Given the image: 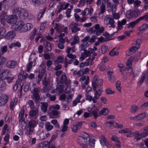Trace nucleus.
I'll use <instances>...</instances> for the list:
<instances>
[{"instance_id": "f257e3e1", "label": "nucleus", "mask_w": 148, "mask_h": 148, "mask_svg": "<svg viewBox=\"0 0 148 148\" xmlns=\"http://www.w3.org/2000/svg\"><path fill=\"white\" fill-rule=\"evenodd\" d=\"M13 12L14 14L18 15L22 19L27 18L29 15L27 10L20 8H16L13 10Z\"/></svg>"}, {"instance_id": "f03ea898", "label": "nucleus", "mask_w": 148, "mask_h": 148, "mask_svg": "<svg viewBox=\"0 0 148 148\" xmlns=\"http://www.w3.org/2000/svg\"><path fill=\"white\" fill-rule=\"evenodd\" d=\"M104 23L107 26L109 25V27L112 28L115 27L114 19L111 17L110 15L106 16L104 18Z\"/></svg>"}, {"instance_id": "7ed1b4c3", "label": "nucleus", "mask_w": 148, "mask_h": 148, "mask_svg": "<svg viewBox=\"0 0 148 148\" xmlns=\"http://www.w3.org/2000/svg\"><path fill=\"white\" fill-rule=\"evenodd\" d=\"M141 13V12L138 10H130L126 12V16L127 18H130L137 17Z\"/></svg>"}, {"instance_id": "20e7f679", "label": "nucleus", "mask_w": 148, "mask_h": 148, "mask_svg": "<svg viewBox=\"0 0 148 148\" xmlns=\"http://www.w3.org/2000/svg\"><path fill=\"white\" fill-rule=\"evenodd\" d=\"M79 23L78 22L75 23L72 22L69 26V28L71 30L73 33H75L80 30V28L78 27Z\"/></svg>"}, {"instance_id": "39448f33", "label": "nucleus", "mask_w": 148, "mask_h": 148, "mask_svg": "<svg viewBox=\"0 0 148 148\" xmlns=\"http://www.w3.org/2000/svg\"><path fill=\"white\" fill-rule=\"evenodd\" d=\"M9 97L8 95L3 94L0 96V106H5L8 102Z\"/></svg>"}, {"instance_id": "423d86ee", "label": "nucleus", "mask_w": 148, "mask_h": 148, "mask_svg": "<svg viewBox=\"0 0 148 148\" xmlns=\"http://www.w3.org/2000/svg\"><path fill=\"white\" fill-rule=\"evenodd\" d=\"M46 66L45 64L42 62L39 66V72L38 75H40V76L42 77H46Z\"/></svg>"}, {"instance_id": "0eeeda50", "label": "nucleus", "mask_w": 148, "mask_h": 148, "mask_svg": "<svg viewBox=\"0 0 148 148\" xmlns=\"http://www.w3.org/2000/svg\"><path fill=\"white\" fill-rule=\"evenodd\" d=\"M93 90L95 92L93 103H95L97 102V100L99 98L100 96L103 92V90L102 89L99 88L98 89H95V90Z\"/></svg>"}, {"instance_id": "6e6552de", "label": "nucleus", "mask_w": 148, "mask_h": 148, "mask_svg": "<svg viewBox=\"0 0 148 148\" xmlns=\"http://www.w3.org/2000/svg\"><path fill=\"white\" fill-rule=\"evenodd\" d=\"M24 25V23L23 22L19 21L14 24L12 26V28L16 31L21 30L20 32H22L21 30H23Z\"/></svg>"}, {"instance_id": "1a4fd4ad", "label": "nucleus", "mask_w": 148, "mask_h": 148, "mask_svg": "<svg viewBox=\"0 0 148 148\" xmlns=\"http://www.w3.org/2000/svg\"><path fill=\"white\" fill-rule=\"evenodd\" d=\"M6 22L10 23H14L17 20V17L15 15H10L6 17Z\"/></svg>"}, {"instance_id": "9d476101", "label": "nucleus", "mask_w": 148, "mask_h": 148, "mask_svg": "<svg viewBox=\"0 0 148 148\" xmlns=\"http://www.w3.org/2000/svg\"><path fill=\"white\" fill-rule=\"evenodd\" d=\"M18 65L17 62L15 60H9L6 64L7 67L10 69H14Z\"/></svg>"}, {"instance_id": "9b49d317", "label": "nucleus", "mask_w": 148, "mask_h": 148, "mask_svg": "<svg viewBox=\"0 0 148 148\" xmlns=\"http://www.w3.org/2000/svg\"><path fill=\"white\" fill-rule=\"evenodd\" d=\"M145 78L146 79V83L148 84V69L143 73L141 76L140 83V84L143 83Z\"/></svg>"}, {"instance_id": "f8f14e48", "label": "nucleus", "mask_w": 148, "mask_h": 148, "mask_svg": "<svg viewBox=\"0 0 148 148\" xmlns=\"http://www.w3.org/2000/svg\"><path fill=\"white\" fill-rule=\"evenodd\" d=\"M10 73V71L7 69L2 70L0 71V77L1 79H5Z\"/></svg>"}, {"instance_id": "ddd939ff", "label": "nucleus", "mask_w": 148, "mask_h": 148, "mask_svg": "<svg viewBox=\"0 0 148 148\" xmlns=\"http://www.w3.org/2000/svg\"><path fill=\"white\" fill-rule=\"evenodd\" d=\"M15 36V34L14 32L10 31L8 32L4 37L6 39L11 40L13 39Z\"/></svg>"}, {"instance_id": "4468645a", "label": "nucleus", "mask_w": 148, "mask_h": 148, "mask_svg": "<svg viewBox=\"0 0 148 148\" xmlns=\"http://www.w3.org/2000/svg\"><path fill=\"white\" fill-rule=\"evenodd\" d=\"M24 74L23 71H22L20 74H19L18 76V80L16 82H18V83H19V84L21 86V88H22V86H23V83L22 82L24 81L23 78V75Z\"/></svg>"}, {"instance_id": "2eb2a0df", "label": "nucleus", "mask_w": 148, "mask_h": 148, "mask_svg": "<svg viewBox=\"0 0 148 148\" xmlns=\"http://www.w3.org/2000/svg\"><path fill=\"white\" fill-rule=\"evenodd\" d=\"M100 142L101 145H102V147H103L104 146V144L108 147H109L110 146V144L106 140L103 136H101V138L100 140Z\"/></svg>"}, {"instance_id": "dca6fc26", "label": "nucleus", "mask_w": 148, "mask_h": 148, "mask_svg": "<svg viewBox=\"0 0 148 148\" xmlns=\"http://www.w3.org/2000/svg\"><path fill=\"white\" fill-rule=\"evenodd\" d=\"M90 38V36H88L85 37L81 41L82 42V43L81 44L88 47L90 45V44H89L88 43L90 42L89 41Z\"/></svg>"}, {"instance_id": "f3484780", "label": "nucleus", "mask_w": 148, "mask_h": 148, "mask_svg": "<svg viewBox=\"0 0 148 148\" xmlns=\"http://www.w3.org/2000/svg\"><path fill=\"white\" fill-rule=\"evenodd\" d=\"M41 109L44 112H46L47 111L48 107V103L47 102H40Z\"/></svg>"}, {"instance_id": "a211bd4d", "label": "nucleus", "mask_w": 148, "mask_h": 148, "mask_svg": "<svg viewBox=\"0 0 148 148\" xmlns=\"http://www.w3.org/2000/svg\"><path fill=\"white\" fill-rule=\"evenodd\" d=\"M39 112L38 108L32 109L29 111V115L30 117H35L38 114Z\"/></svg>"}, {"instance_id": "6ab92c4d", "label": "nucleus", "mask_w": 148, "mask_h": 148, "mask_svg": "<svg viewBox=\"0 0 148 148\" xmlns=\"http://www.w3.org/2000/svg\"><path fill=\"white\" fill-rule=\"evenodd\" d=\"M7 14L5 11H3L0 16V21L2 24L3 25H5V17L7 16Z\"/></svg>"}, {"instance_id": "aec40b11", "label": "nucleus", "mask_w": 148, "mask_h": 148, "mask_svg": "<svg viewBox=\"0 0 148 148\" xmlns=\"http://www.w3.org/2000/svg\"><path fill=\"white\" fill-rule=\"evenodd\" d=\"M32 26V25L30 23H27L26 25L24 24L23 30H21V32H26L27 30L30 29Z\"/></svg>"}, {"instance_id": "412c9836", "label": "nucleus", "mask_w": 148, "mask_h": 148, "mask_svg": "<svg viewBox=\"0 0 148 148\" xmlns=\"http://www.w3.org/2000/svg\"><path fill=\"white\" fill-rule=\"evenodd\" d=\"M60 82L61 84L64 83L68 84L70 82L67 80L66 75L65 74H62L60 78Z\"/></svg>"}, {"instance_id": "4be33fe9", "label": "nucleus", "mask_w": 148, "mask_h": 148, "mask_svg": "<svg viewBox=\"0 0 148 148\" xmlns=\"http://www.w3.org/2000/svg\"><path fill=\"white\" fill-rule=\"evenodd\" d=\"M140 21L139 18H138L135 21L130 23L128 25H127L126 27L128 28H129L130 27H131L132 28H133L134 26H135Z\"/></svg>"}, {"instance_id": "5701e85b", "label": "nucleus", "mask_w": 148, "mask_h": 148, "mask_svg": "<svg viewBox=\"0 0 148 148\" xmlns=\"http://www.w3.org/2000/svg\"><path fill=\"white\" fill-rule=\"evenodd\" d=\"M126 22V20L125 19H123L121 21H118V26L117 27V30H121L122 27V25H124Z\"/></svg>"}, {"instance_id": "b1692460", "label": "nucleus", "mask_w": 148, "mask_h": 148, "mask_svg": "<svg viewBox=\"0 0 148 148\" xmlns=\"http://www.w3.org/2000/svg\"><path fill=\"white\" fill-rule=\"evenodd\" d=\"M99 25L96 24L94 26L92 27L88 30V32L92 34H96L97 28H99Z\"/></svg>"}, {"instance_id": "393cba45", "label": "nucleus", "mask_w": 148, "mask_h": 148, "mask_svg": "<svg viewBox=\"0 0 148 148\" xmlns=\"http://www.w3.org/2000/svg\"><path fill=\"white\" fill-rule=\"evenodd\" d=\"M34 131V128H32L27 127L26 128V131L25 132V134L27 136L29 137L30 136L32 135Z\"/></svg>"}, {"instance_id": "a878e982", "label": "nucleus", "mask_w": 148, "mask_h": 148, "mask_svg": "<svg viewBox=\"0 0 148 148\" xmlns=\"http://www.w3.org/2000/svg\"><path fill=\"white\" fill-rule=\"evenodd\" d=\"M67 56L69 58L71 59L68 62V63L69 64H71L72 63L73 61H74L76 57L75 55H73L72 54H67Z\"/></svg>"}, {"instance_id": "bb28decb", "label": "nucleus", "mask_w": 148, "mask_h": 148, "mask_svg": "<svg viewBox=\"0 0 148 148\" xmlns=\"http://www.w3.org/2000/svg\"><path fill=\"white\" fill-rule=\"evenodd\" d=\"M103 1H102L101 5L100 6V10L99 11V13L100 14H103L105 11V4L103 3Z\"/></svg>"}, {"instance_id": "cd10ccee", "label": "nucleus", "mask_w": 148, "mask_h": 148, "mask_svg": "<svg viewBox=\"0 0 148 148\" xmlns=\"http://www.w3.org/2000/svg\"><path fill=\"white\" fill-rule=\"evenodd\" d=\"M103 80L102 79H99L97 82L96 84H95V87H92L93 90H95V89H98L99 88V86H101L102 84Z\"/></svg>"}, {"instance_id": "c85d7f7f", "label": "nucleus", "mask_w": 148, "mask_h": 148, "mask_svg": "<svg viewBox=\"0 0 148 148\" xmlns=\"http://www.w3.org/2000/svg\"><path fill=\"white\" fill-rule=\"evenodd\" d=\"M46 77H44V79L42 80V83L43 85L47 87V90H50L51 89V87L49 86V82L46 80Z\"/></svg>"}, {"instance_id": "c756f323", "label": "nucleus", "mask_w": 148, "mask_h": 148, "mask_svg": "<svg viewBox=\"0 0 148 148\" xmlns=\"http://www.w3.org/2000/svg\"><path fill=\"white\" fill-rule=\"evenodd\" d=\"M75 51V46H73L71 47L67 46L66 51V52L67 53V54H71V53H74Z\"/></svg>"}, {"instance_id": "7c9ffc66", "label": "nucleus", "mask_w": 148, "mask_h": 148, "mask_svg": "<svg viewBox=\"0 0 148 148\" xmlns=\"http://www.w3.org/2000/svg\"><path fill=\"white\" fill-rule=\"evenodd\" d=\"M6 30L2 27H0V39L3 38L5 34Z\"/></svg>"}, {"instance_id": "2f4dec72", "label": "nucleus", "mask_w": 148, "mask_h": 148, "mask_svg": "<svg viewBox=\"0 0 148 148\" xmlns=\"http://www.w3.org/2000/svg\"><path fill=\"white\" fill-rule=\"evenodd\" d=\"M148 28V25L147 24H144L140 26L138 28V30L140 31H144Z\"/></svg>"}, {"instance_id": "473e14b6", "label": "nucleus", "mask_w": 148, "mask_h": 148, "mask_svg": "<svg viewBox=\"0 0 148 148\" xmlns=\"http://www.w3.org/2000/svg\"><path fill=\"white\" fill-rule=\"evenodd\" d=\"M32 98L34 100L36 103H37L40 99V96L38 93L33 94Z\"/></svg>"}, {"instance_id": "72a5a7b5", "label": "nucleus", "mask_w": 148, "mask_h": 148, "mask_svg": "<svg viewBox=\"0 0 148 148\" xmlns=\"http://www.w3.org/2000/svg\"><path fill=\"white\" fill-rule=\"evenodd\" d=\"M139 120L143 119L148 116V114L147 112H144L138 115Z\"/></svg>"}, {"instance_id": "f704fd0d", "label": "nucleus", "mask_w": 148, "mask_h": 148, "mask_svg": "<svg viewBox=\"0 0 148 148\" xmlns=\"http://www.w3.org/2000/svg\"><path fill=\"white\" fill-rule=\"evenodd\" d=\"M53 127L52 125H51L50 123L49 122H47L45 124V128L48 131H49L52 129Z\"/></svg>"}, {"instance_id": "c9c22d12", "label": "nucleus", "mask_w": 148, "mask_h": 148, "mask_svg": "<svg viewBox=\"0 0 148 148\" xmlns=\"http://www.w3.org/2000/svg\"><path fill=\"white\" fill-rule=\"evenodd\" d=\"M21 46V44L20 42L17 41L16 42H14L12 43L9 46V47L10 48H12L13 47H20Z\"/></svg>"}, {"instance_id": "e433bc0d", "label": "nucleus", "mask_w": 148, "mask_h": 148, "mask_svg": "<svg viewBox=\"0 0 148 148\" xmlns=\"http://www.w3.org/2000/svg\"><path fill=\"white\" fill-rule=\"evenodd\" d=\"M138 109V106L136 105H132L131 107L130 112L132 114H134Z\"/></svg>"}, {"instance_id": "4c0bfd02", "label": "nucleus", "mask_w": 148, "mask_h": 148, "mask_svg": "<svg viewBox=\"0 0 148 148\" xmlns=\"http://www.w3.org/2000/svg\"><path fill=\"white\" fill-rule=\"evenodd\" d=\"M109 113L108 110L106 108L103 109L99 112V114L100 115H106Z\"/></svg>"}, {"instance_id": "58836bf2", "label": "nucleus", "mask_w": 148, "mask_h": 148, "mask_svg": "<svg viewBox=\"0 0 148 148\" xmlns=\"http://www.w3.org/2000/svg\"><path fill=\"white\" fill-rule=\"evenodd\" d=\"M36 125V123L34 121H29L28 123V126L27 127L34 128Z\"/></svg>"}, {"instance_id": "ea45409f", "label": "nucleus", "mask_w": 148, "mask_h": 148, "mask_svg": "<svg viewBox=\"0 0 148 148\" xmlns=\"http://www.w3.org/2000/svg\"><path fill=\"white\" fill-rule=\"evenodd\" d=\"M87 141V139L84 137H80L79 139V143L80 144H85Z\"/></svg>"}, {"instance_id": "a19ab883", "label": "nucleus", "mask_w": 148, "mask_h": 148, "mask_svg": "<svg viewBox=\"0 0 148 148\" xmlns=\"http://www.w3.org/2000/svg\"><path fill=\"white\" fill-rule=\"evenodd\" d=\"M99 111V109L96 108L92 111V114L94 116L95 119H96L99 116L98 112Z\"/></svg>"}, {"instance_id": "79ce46f5", "label": "nucleus", "mask_w": 148, "mask_h": 148, "mask_svg": "<svg viewBox=\"0 0 148 148\" xmlns=\"http://www.w3.org/2000/svg\"><path fill=\"white\" fill-rule=\"evenodd\" d=\"M125 70L129 71V72H128V73H130L131 74H132V77L134 78L138 75L137 74H135L134 72L132 71V68L131 66L129 67V68H126Z\"/></svg>"}, {"instance_id": "37998d69", "label": "nucleus", "mask_w": 148, "mask_h": 148, "mask_svg": "<svg viewBox=\"0 0 148 148\" xmlns=\"http://www.w3.org/2000/svg\"><path fill=\"white\" fill-rule=\"evenodd\" d=\"M44 45L45 48L49 51H50L52 49V47L50 43L47 42H44Z\"/></svg>"}, {"instance_id": "c03bdc74", "label": "nucleus", "mask_w": 148, "mask_h": 148, "mask_svg": "<svg viewBox=\"0 0 148 148\" xmlns=\"http://www.w3.org/2000/svg\"><path fill=\"white\" fill-rule=\"evenodd\" d=\"M104 30V27H99V28H97L96 30V34L97 35H99L101 34Z\"/></svg>"}, {"instance_id": "a18cd8bd", "label": "nucleus", "mask_w": 148, "mask_h": 148, "mask_svg": "<svg viewBox=\"0 0 148 148\" xmlns=\"http://www.w3.org/2000/svg\"><path fill=\"white\" fill-rule=\"evenodd\" d=\"M49 143L47 141H45L43 143H39L38 146L40 147H41L43 148L46 147L49 145Z\"/></svg>"}, {"instance_id": "49530a36", "label": "nucleus", "mask_w": 148, "mask_h": 148, "mask_svg": "<svg viewBox=\"0 0 148 148\" xmlns=\"http://www.w3.org/2000/svg\"><path fill=\"white\" fill-rule=\"evenodd\" d=\"M141 135H139V136H141V137H145L148 134V130L145 127L144 130H142Z\"/></svg>"}, {"instance_id": "de8ad7c7", "label": "nucleus", "mask_w": 148, "mask_h": 148, "mask_svg": "<svg viewBox=\"0 0 148 148\" xmlns=\"http://www.w3.org/2000/svg\"><path fill=\"white\" fill-rule=\"evenodd\" d=\"M32 1L35 4L40 5L45 3L46 0H32Z\"/></svg>"}, {"instance_id": "09e8293b", "label": "nucleus", "mask_w": 148, "mask_h": 148, "mask_svg": "<svg viewBox=\"0 0 148 148\" xmlns=\"http://www.w3.org/2000/svg\"><path fill=\"white\" fill-rule=\"evenodd\" d=\"M134 58V57L133 56H131L127 60L126 62V64L128 66H130L132 64V62Z\"/></svg>"}, {"instance_id": "8fccbe9b", "label": "nucleus", "mask_w": 148, "mask_h": 148, "mask_svg": "<svg viewBox=\"0 0 148 148\" xmlns=\"http://www.w3.org/2000/svg\"><path fill=\"white\" fill-rule=\"evenodd\" d=\"M138 49V47H137V46H133L130 48L129 51L130 52H132V53H133L135 52Z\"/></svg>"}, {"instance_id": "3c124183", "label": "nucleus", "mask_w": 148, "mask_h": 148, "mask_svg": "<svg viewBox=\"0 0 148 148\" xmlns=\"http://www.w3.org/2000/svg\"><path fill=\"white\" fill-rule=\"evenodd\" d=\"M28 104L31 109H35V106H34V103L33 101L29 100L28 102Z\"/></svg>"}, {"instance_id": "603ef678", "label": "nucleus", "mask_w": 148, "mask_h": 148, "mask_svg": "<svg viewBox=\"0 0 148 148\" xmlns=\"http://www.w3.org/2000/svg\"><path fill=\"white\" fill-rule=\"evenodd\" d=\"M62 27L59 24H56L55 27L54 29H56L57 32H61Z\"/></svg>"}, {"instance_id": "864d4df0", "label": "nucleus", "mask_w": 148, "mask_h": 148, "mask_svg": "<svg viewBox=\"0 0 148 148\" xmlns=\"http://www.w3.org/2000/svg\"><path fill=\"white\" fill-rule=\"evenodd\" d=\"M140 21L144 20L146 21H148V13L138 18Z\"/></svg>"}, {"instance_id": "5fc2aeb1", "label": "nucleus", "mask_w": 148, "mask_h": 148, "mask_svg": "<svg viewBox=\"0 0 148 148\" xmlns=\"http://www.w3.org/2000/svg\"><path fill=\"white\" fill-rule=\"evenodd\" d=\"M93 50L92 48H89L88 50H86L85 52H84L88 56L90 55L91 53H93Z\"/></svg>"}, {"instance_id": "6e6d98bb", "label": "nucleus", "mask_w": 148, "mask_h": 148, "mask_svg": "<svg viewBox=\"0 0 148 148\" xmlns=\"http://www.w3.org/2000/svg\"><path fill=\"white\" fill-rule=\"evenodd\" d=\"M1 50V56H2L7 51V46L6 45H5L2 47L1 49H0V51Z\"/></svg>"}, {"instance_id": "4d7b16f0", "label": "nucleus", "mask_w": 148, "mask_h": 148, "mask_svg": "<svg viewBox=\"0 0 148 148\" xmlns=\"http://www.w3.org/2000/svg\"><path fill=\"white\" fill-rule=\"evenodd\" d=\"M119 54V52L117 51H116L112 50L109 53V55L110 56H116Z\"/></svg>"}, {"instance_id": "13d9d810", "label": "nucleus", "mask_w": 148, "mask_h": 148, "mask_svg": "<svg viewBox=\"0 0 148 148\" xmlns=\"http://www.w3.org/2000/svg\"><path fill=\"white\" fill-rule=\"evenodd\" d=\"M81 56L79 58V60L80 61H82L85 58L88 56L84 52H82L81 53Z\"/></svg>"}, {"instance_id": "bf43d9fd", "label": "nucleus", "mask_w": 148, "mask_h": 148, "mask_svg": "<svg viewBox=\"0 0 148 148\" xmlns=\"http://www.w3.org/2000/svg\"><path fill=\"white\" fill-rule=\"evenodd\" d=\"M121 82L119 81L116 82V89L119 90L120 92H121V88L120 86Z\"/></svg>"}, {"instance_id": "052dcab7", "label": "nucleus", "mask_w": 148, "mask_h": 148, "mask_svg": "<svg viewBox=\"0 0 148 148\" xmlns=\"http://www.w3.org/2000/svg\"><path fill=\"white\" fill-rule=\"evenodd\" d=\"M97 75H95L94 76V78L93 79V80L92 82V87H95V84H96V83L98 81L97 80Z\"/></svg>"}, {"instance_id": "680f3d73", "label": "nucleus", "mask_w": 148, "mask_h": 148, "mask_svg": "<svg viewBox=\"0 0 148 148\" xmlns=\"http://www.w3.org/2000/svg\"><path fill=\"white\" fill-rule=\"evenodd\" d=\"M112 14L113 17L115 19H118L120 18V15L119 13H112Z\"/></svg>"}, {"instance_id": "e2e57ef3", "label": "nucleus", "mask_w": 148, "mask_h": 148, "mask_svg": "<svg viewBox=\"0 0 148 148\" xmlns=\"http://www.w3.org/2000/svg\"><path fill=\"white\" fill-rule=\"evenodd\" d=\"M86 2L85 0H80L79 1V3L77 4V6L78 7L81 6H83L84 5V4Z\"/></svg>"}, {"instance_id": "0e129e2a", "label": "nucleus", "mask_w": 148, "mask_h": 148, "mask_svg": "<svg viewBox=\"0 0 148 148\" xmlns=\"http://www.w3.org/2000/svg\"><path fill=\"white\" fill-rule=\"evenodd\" d=\"M89 13V9L88 8H86L84 10L82 11V15L87 16L88 15Z\"/></svg>"}, {"instance_id": "69168bd1", "label": "nucleus", "mask_w": 148, "mask_h": 148, "mask_svg": "<svg viewBox=\"0 0 148 148\" xmlns=\"http://www.w3.org/2000/svg\"><path fill=\"white\" fill-rule=\"evenodd\" d=\"M141 43V39H138L136 40L134 45H136V46H137V47H138L139 48Z\"/></svg>"}, {"instance_id": "338daca9", "label": "nucleus", "mask_w": 148, "mask_h": 148, "mask_svg": "<svg viewBox=\"0 0 148 148\" xmlns=\"http://www.w3.org/2000/svg\"><path fill=\"white\" fill-rule=\"evenodd\" d=\"M117 5L112 4L111 7V11L112 13H115L117 9Z\"/></svg>"}, {"instance_id": "774afa93", "label": "nucleus", "mask_w": 148, "mask_h": 148, "mask_svg": "<svg viewBox=\"0 0 148 148\" xmlns=\"http://www.w3.org/2000/svg\"><path fill=\"white\" fill-rule=\"evenodd\" d=\"M6 84L5 82L2 79L0 80V87L6 88Z\"/></svg>"}]
</instances>
